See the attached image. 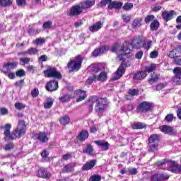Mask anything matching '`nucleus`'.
<instances>
[{
	"label": "nucleus",
	"instance_id": "obj_36",
	"mask_svg": "<svg viewBox=\"0 0 181 181\" xmlns=\"http://www.w3.org/2000/svg\"><path fill=\"white\" fill-rule=\"evenodd\" d=\"M132 128L133 129H142V128H145V124L141 122H137V123L134 124L132 126Z\"/></svg>",
	"mask_w": 181,
	"mask_h": 181
},
{
	"label": "nucleus",
	"instance_id": "obj_28",
	"mask_svg": "<svg viewBox=\"0 0 181 181\" xmlns=\"http://www.w3.org/2000/svg\"><path fill=\"white\" fill-rule=\"evenodd\" d=\"M150 29L152 31L158 30L159 29V21L158 20L153 21L150 25Z\"/></svg>",
	"mask_w": 181,
	"mask_h": 181
},
{
	"label": "nucleus",
	"instance_id": "obj_26",
	"mask_svg": "<svg viewBox=\"0 0 181 181\" xmlns=\"http://www.w3.org/2000/svg\"><path fill=\"white\" fill-rule=\"evenodd\" d=\"M88 138V132L87 131H82L78 135V139L79 141H86Z\"/></svg>",
	"mask_w": 181,
	"mask_h": 181
},
{
	"label": "nucleus",
	"instance_id": "obj_3",
	"mask_svg": "<svg viewBox=\"0 0 181 181\" xmlns=\"http://www.w3.org/2000/svg\"><path fill=\"white\" fill-rule=\"evenodd\" d=\"M95 104V110L96 112H104L105 108H107V99L98 98L97 96H93L89 99L88 105L89 110L93 111V108Z\"/></svg>",
	"mask_w": 181,
	"mask_h": 181
},
{
	"label": "nucleus",
	"instance_id": "obj_15",
	"mask_svg": "<svg viewBox=\"0 0 181 181\" xmlns=\"http://www.w3.org/2000/svg\"><path fill=\"white\" fill-rule=\"evenodd\" d=\"M161 132H164V134H168V135H175L176 134V130L168 125L163 126L160 129Z\"/></svg>",
	"mask_w": 181,
	"mask_h": 181
},
{
	"label": "nucleus",
	"instance_id": "obj_31",
	"mask_svg": "<svg viewBox=\"0 0 181 181\" xmlns=\"http://www.w3.org/2000/svg\"><path fill=\"white\" fill-rule=\"evenodd\" d=\"M158 80H159V75L153 73V74H151V78L148 79V83H150V84H153V83H156Z\"/></svg>",
	"mask_w": 181,
	"mask_h": 181
},
{
	"label": "nucleus",
	"instance_id": "obj_5",
	"mask_svg": "<svg viewBox=\"0 0 181 181\" xmlns=\"http://www.w3.org/2000/svg\"><path fill=\"white\" fill-rule=\"evenodd\" d=\"M43 74L45 77H48L49 78H52L60 79L62 77V74L54 66H48L47 70L43 71Z\"/></svg>",
	"mask_w": 181,
	"mask_h": 181
},
{
	"label": "nucleus",
	"instance_id": "obj_62",
	"mask_svg": "<svg viewBox=\"0 0 181 181\" xmlns=\"http://www.w3.org/2000/svg\"><path fill=\"white\" fill-rule=\"evenodd\" d=\"M160 9H162V6H153L152 7L153 12H158V11H160Z\"/></svg>",
	"mask_w": 181,
	"mask_h": 181
},
{
	"label": "nucleus",
	"instance_id": "obj_27",
	"mask_svg": "<svg viewBox=\"0 0 181 181\" xmlns=\"http://www.w3.org/2000/svg\"><path fill=\"white\" fill-rule=\"evenodd\" d=\"M37 139L40 142L45 143L49 141V138H47V136L45 133H40L37 134Z\"/></svg>",
	"mask_w": 181,
	"mask_h": 181
},
{
	"label": "nucleus",
	"instance_id": "obj_19",
	"mask_svg": "<svg viewBox=\"0 0 181 181\" xmlns=\"http://www.w3.org/2000/svg\"><path fill=\"white\" fill-rule=\"evenodd\" d=\"M95 163H97L96 160H91L83 165L82 169L83 170H90V169H93L95 166Z\"/></svg>",
	"mask_w": 181,
	"mask_h": 181
},
{
	"label": "nucleus",
	"instance_id": "obj_1",
	"mask_svg": "<svg viewBox=\"0 0 181 181\" xmlns=\"http://www.w3.org/2000/svg\"><path fill=\"white\" fill-rule=\"evenodd\" d=\"M133 47L134 49H139L141 47V40H134L132 44L127 41L123 42L122 45L115 44L112 47L111 52L117 53L118 54V60L122 62V60H124L122 56H124V54H131Z\"/></svg>",
	"mask_w": 181,
	"mask_h": 181
},
{
	"label": "nucleus",
	"instance_id": "obj_29",
	"mask_svg": "<svg viewBox=\"0 0 181 181\" xmlns=\"http://www.w3.org/2000/svg\"><path fill=\"white\" fill-rule=\"evenodd\" d=\"M149 144H157L159 142V136L158 134H153L148 139Z\"/></svg>",
	"mask_w": 181,
	"mask_h": 181
},
{
	"label": "nucleus",
	"instance_id": "obj_4",
	"mask_svg": "<svg viewBox=\"0 0 181 181\" xmlns=\"http://www.w3.org/2000/svg\"><path fill=\"white\" fill-rule=\"evenodd\" d=\"M81 64H83V57L81 55H77L68 63L67 67L71 71H78L81 69Z\"/></svg>",
	"mask_w": 181,
	"mask_h": 181
},
{
	"label": "nucleus",
	"instance_id": "obj_63",
	"mask_svg": "<svg viewBox=\"0 0 181 181\" xmlns=\"http://www.w3.org/2000/svg\"><path fill=\"white\" fill-rule=\"evenodd\" d=\"M39 62H47V56L42 55L38 58Z\"/></svg>",
	"mask_w": 181,
	"mask_h": 181
},
{
	"label": "nucleus",
	"instance_id": "obj_46",
	"mask_svg": "<svg viewBox=\"0 0 181 181\" xmlns=\"http://www.w3.org/2000/svg\"><path fill=\"white\" fill-rule=\"evenodd\" d=\"M150 144V151L151 152H155L158 151V144Z\"/></svg>",
	"mask_w": 181,
	"mask_h": 181
},
{
	"label": "nucleus",
	"instance_id": "obj_18",
	"mask_svg": "<svg viewBox=\"0 0 181 181\" xmlns=\"http://www.w3.org/2000/svg\"><path fill=\"white\" fill-rule=\"evenodd\" d=\"M95 144L98 145V146H100L102 151H108V148H110V144L107 141L98 140L95 141Z\"/></svg>",
	"mask_w": 181,
	"mask_h": 181
},
{
	"label": "nucleus",
	"instance_id": "obj_51",
	"mask_svg": "<svg viewBox=\"0 0 181 181\" xmlns=\"http://www.w3.org/2000/svg\"><path fill=\"white\" fill-rule=\"evenodd\" d=\"M53 100H50L44 104V107L46 109L52 108Z\"/></svg>",
	"mask_w": 181,
	"mask_h": 181
},
{
	"label": "nucleus",
	"instance_id": "obj_13",
	"mask_svg": "<svg viewBox=\"0 0 181 181\" xmlns=\"http://www.w3.org/2000/svg\"><path fill=\"white\" fill-rule=\"evenodd\" d=\"M176 15V12L175 11L171 10L170 11H168L165 10L162 12L163 19L165 21V22H169V21H172L173 19V16Z\"/></svg>",
	"mask_w": 181,
	"mask_h": 181
},
{
	"label": "nucleus",
	"instance_id": "obj_37",
	"mask_svg": "<svg viewBox=\"0 0 181 181\" xmlns=\"http://www.w3.org/2000/svg\"><path fill=\"white\" fill-rule=\"evenodd\" d=\"M37 53H39V49H37V48L31 47L27 50V54L35 55L37 54Z\"/></svg>",
	"mask_w": 181,
	"mask_h": 181
},
{
	"label": "nucleus",
	"instance_id": "obj_52",
	"mask_svg": "<svg viewBox=\"0 0 181 181\" xmlns=\"http://www.w3.org/2000/svg\"><path fill=\"white\" fill-rule=\"evenodd\" d=\"M90 69H91V70H92V71H93V73H98V71H100V69H98V66H97L95 64L90 65Z\"/></svg>",
	"mask_w": 181,
	"mask_h": 181
},
{
	"label": "nucleus",
	"instance_id": "obj_25",
	"mask_svg": "<svg viewBox=\"0 0 181 181\" xmlns=\"http://www.w3.org/2000/svg\"><path fill=\"white\" fill-rule=\"evenodd\" d=\"M146 77V72L145 71H141L136 74L133 78L134 80L139 81V80H144Z\"/></svg>",
	"mask_w": 181,
	"mask_h": 181
},
{
	"label": "nucleus",
	"instance_id": "obj_49",
	"mask_svg": "<svg viewBox=\"0 0 181 181\" xmlns=\"http://www.w3.org/2000/svg\"><path fill=\"white\" fill-rule=\"evenodd\" d=\"M13 143H9L6 144L3 149H4V151H11V149H13Z\"/></svg>",
	"mask_w": 181,
	"mask_h": 181
},
{
	"label": "nucleus",
	"instance_id": "obj_11",
	"mask_svg": "<svg viewBox=\"0 0 181 181\" xmlns=\"http://www.w3.org/2000/svg\"><path fill=\"white\" fill-rule=\"evenodd\" d=\"M18 66V63L16 62H8L7 64H4L3 66V69L1 70V72L4 73V74H8V71L9 70H12L13 69H16Z\"/></svg>",
	"mask_w": 181,
	"mask_h": 181
},
{
	"label": "nucleus",
	"instance_id": "obj_42",
	"mask_svg": "<svg viewBox=\"0 0 181 181\" xmlns=\"http://www.w3.org/2000/svg\"><path fill=\"white\" fill-rule=\"evenodd\" d=\"M14 107L16 110H23L26 107V105H25L23 103L17 102L15 103Z\"/></svg>",
	"mask_w": 181,
	"mask_h": 181
},
{
	"label": "nucleus",
	"instance_id": "obj_44",
	"mask_svg": "<svg viewBox=\"0 0 181 181\" xmlns=\"http://www.w3.org/2000/svg\"><path fill=\"white\" fill-rule=\"evenodd\" d=\"M153 19H155V16L149 15L145 18L144 22H145V23H151V22H152V21H153Z\"/></svg>",
	"mask_w": 181,
	"mask_h": 181
},
{
	"label": "nucleus",
	"instance_id": "obj_24",
	"mask_svg": "<svg viewBox=\"0 0 181 181\" xmlns=\"http://www.w3.org/2000/svg\"><path fill=\"white\" fill-rule=\"evenodd\" d=\"M105 47H99L98 49H95L93 52V55L94 56V57H97L98 56H101V54H103V53L105 52Z\"/></svg>",
	"mask_w": 181,
	"mask_h": 181
},
{
	"label": "nucleus",
	"instance_id": "obj_50",
	"mask_svg": "<svg viewBox=\"0 0 181 181\" xmlns=\"http://www.w3.org/2000/svg\"><path fill=\"white\" fill-rule=\"evenodd\" d=\"M76 166L74 164H69L65 166L64 170L66 172H71L73 170V168Z\"/></svg>",
	"mask_w": 181,
	"mask_h": 181
},
{
	"label": "nucleus",
	"instance_id": "obj_10",
	"mask_svg": "<svg viewBox=\"0 0 181 181\" xmlns=\"http://www.w3.org/2000/svg\"><path fill=\"white\" fill-rule=\"evenodd\" d=\"M166 163L170 165V170L173 173H180L181 172V165L177 164L175 161H168Z\"/></svg>",
	"mask_w": 181,
	"mask_h": 181
},
{
	"label": "nucleus",
	"instance_id": "obj_9",
	"mask_svg": "<svg viewBox=\"0 0 181 181\" xmlns=\"http://www.w3.org/2000/svg\"><path fill=\"white\" fill-rule=\"evenodd\" d=\"M175 76L173 77V81L174 86H179L181 83V68L175 67L173 70Z\"/></svg>",
	"mask_w": 181,
	"mask_h": 181
},
{
	"label": "nucleus",
	"instance_id": "obj_16",
	"mask_svg": "<svg viewBox=\"0 0 181 181\" xmlns=\"http://www.w3.org/2000/svg\"><path fill=\"white\" fill-rule=\"evenodd\" d=\"M81 5L82 6L83 11H86V9H88V8H91V6H94V5H95V1L85 0L81 2Z\"/></svg>",
	"mask_w": 181,
	"mask_h": 181
},
{
	"label": "nucleus",
	"instance_id": "obj_55",
	"mask_svg": "<svg viewBox=\"0 0 181 181\" xmlns=\"http://www.w3.org/2000/svg\"><path fill=\"white\" fill-rule=\"evenodd\" d=\"M128 93L130 95H138L139 91L136 89H130Z\"/></svg>",
	"mask_w": 181,
	"mask_h": 181
},
{
	"label": "nucleus",
	"instance_id": "obj_61",
	"mask_svg": "<svg viewBox=\"0 0 181 181\" xmlns=\"http://www.w3.org/2000/svg\"><path fill=\"white\" fill-rule=\"evenodd\" d=\"M17 4L19 6H25L26 5V0H17Z\"/></svg>",
	"mask_w": 181,
	"mask_h": 181
},
{
	"label": "nucleus",
	"instance_id": "obj_34",
	"mask_svg": "<svg viewBox=\"0 0 181 181\" xmlns=\"http://www.w3.org/2000/svg\"><path fill=\"white\" fill-rule=\"evenodd\" d=\"M59 122L62 124V125H67V124L70 122V117H69L67 115H65L59 119Z\"/></svg>",
	"mask_w": 181,
	"mask_h": 181
},
{
	"label": "nucleus",
	"instance_id": "obj_12",
	"mask_svg": "<svg viewBox=\"0 0 181 181\" xmlns=\"http://www.w3.org/2000/svg\"><path fill=\"white\" fill-rule=\"evenodd\" d=\"M124 73H125V64H122L117 71L113 74V80H118L121 78Z\"/></svg>",
	"mask_w": 181,
	"mask_h": 181
},
{
	"label": "nucleus",
	"instance_id": "obj_23",
	"mask_svg": "<svg viewBox=\"0 0 181 181\" xmlns=\"http://www.w3.org/2000/svg\"><path fill=\"white\" fill-rule=\"evenodd\" d=\"M83 153H87L88 155H93L94 148L90 144L86 145V148L83 149Z\"/></svg>",
	"mask_w": 181,
	"mask_h": 181
},
{
	"label": "nucleus",
	"instance_id": "obj_2",
	"mask_svg": "<svg viewBox=\"0 0 181 181\" xmlns=\"http://www.w3.org/2000/svg\"><path fill=\"white\" fill-rule=\"evenodd\" d=\"M4 129L5 140L6 139H16V138H21L23 136V134L26 132V124H25V121L20 120L17 128L14 130V132L11 133V128L12 125L11 124H7L2 127Z\"/></svg>",
	"mask_w": 181,
	"mask_h": 181
},
{
	"label": "nucleus",
	"instance_id": "obj_30",
	"mask_svg": "<svg viewBox=\"0 0 181 181\" xmlns=\"http://www.w3.org/2000/svg\"><path fill=\"white\" fill-rule=\"evenodd\" d=\"M73 98V96L71 95H64L59 98V101L61 103H67V101H70V99Z\"/></svg>",
	"mask_w": 181,
	"mask_h": 181
},
{
	"label": "nucleus",
	"instance_id": "obj_7",
	"mask_svg": "<svg viewBox=\"0 0 181 181\" xmlns=\"http://www.w3.org/2000/svg\"><path fill=\"white\" fill-rule=\"evenodd\" d=\"M84 12V8L81 6V3L78 5L73 6L68 12V16H78Z\"/></svg>",
	"mask_w": 181,
	"mask_h": 181
},
{
	"label": "nucleus",
	"instance_id": "obj_54",
	"mask_svg": "<svg viewBox=\"0 0 181 181\" xmlns=\"http://www.w3.org/2000/svg\"><path fill=\"white\" fill-rule=\"evenodd\" d=\"M122 18L124 22H130V21H131V16L122 14Z\"/></svg>",
	"mask_w": 181,
	"mask_h": 181
},
{
	"label": "nucleus",
	"instance_id": "obj_60",
	"mask_svg": "<svg viewBox=\"0 0 181 181\" xmlns=\"http://www.w3.org/2000/svg\"><path fill=\"white\" fill-rule=\"evenodd\" d=\"M165 120H166L168 122H172V121H173V115H172V114L168 115L165 117Z\"/></svg>",
	"mask_w": 181,
	"mask_h": 181
},
{
	"label": "nucleus",
	"instance_id": "obj_40",
	"mask_svg": "<svg viewBox=\"0 0 181 181\" xmlns=\"http://www.w3.org/2000/svg\"><path fill=\"white\" fill-rule=\"evenodd\" d=\"M134 8V4L132 3H125L123 6V9L124 11H131Z\"/></svg>",
	"mask_w": 181,
	"mask_h": 181
},
{
	"label": "nucleus",
	"instance_id": "obj_41",
	"mask_svg": "<svg viewBox=\"0 0 181 181\" xmlns=\"http://www.w3.org/2000/svg\"><path fill=\"white\" fill-rule=\"evenodd\" d=\"M156 69V64H152L151 66L146 67V71L147 73H151L152 71H154V70Z\"/></svg>",
	"mask_w": 181,
	"mask_h": 181
},
{
	"label": "nucleus",
	"instance_id": "obj_6",
	"mask_svg": "<svg viewBox=\"0 0 181 181\" xmlns=\"http://www.w3.org/2000/svg\"><path fill=\"white\" fill-rule=\"evenodd\" d=\"M153 108V104L149 102H142L141 103L136 107V111L139 113L142 112H148V111H151Z\"/></svg>",
	"mask_w": 181,
	"mask_h": 181
},
{
	"label": "nucleus",
	"instance_id": "obj_48",
	"mask_svg": "<svg viewBox=\"0 0 181 181\" xmlns=\"http://www.w3.org/2000/svg\"><path fill=\"white\" fill-rule=\"evenodd\" d=\"M53 23L52 21H47L43 24L42 28L44 29H50Z\"/></svg>",
	"mask_w": 181,
	"mask_h": 181
},
{
	"label": "nucleus",
	"instance_id": "obj_38",
	"mask_svg": "<svg viewBox=\"0 0 181 181\" xmlns=\"http://www.w3.org/2000/svg\"><path fill=\"white\" fill-rule=\"evenodd\" d=\"M1 6H11L12 5V0H0Z\"/></svg>",
	"mask_w": 181,
	"mask_h": 181
},
{
	"label": "nucleus",
	"instance_id": "obj_39",
	"mask_svg": "<svg viewBox=\"0 0 181 181\" xmlns=\"http://www.w3.org/2000/svg\"><path fill=\"white\" fill-rule=\"evenodd\" d=\"M111 4V0H102L99 4V8H104L106 5H110Z\"/></svg>",
	"mask_w": 181,
	"mask_h": 181
},
{
	"label": "nucleus",
	"instance_id": "obj_22",
	"mask_svg": "<svg viewBox=\"0 0 181 181\" xmlns=\"http://www.w3.org/2000/svg\"><path fill=\"white\" fill-rule=\"evenodd\" d=\"M101 28H103V23L101 21H98L95 24L90 26L89 30L90 32H98V30H100Z\"/></svg>",
	"mask_w": 181,
	"mask_h": 181
},
{
	"label": "nucleus",
	"instance_id": "obj_32",
	"mask_svg": "<svg viewBox=\"0 0 181 181\" xmlns=\"http://www.w3.org/2000/svg\"><path fill=\"white\" fill-rule=\"evenodd\" d=\"M142 18H135L132 23V28H139L141 26Z\"/></svg>",
	"mask_w": 181,
	"mask_h": 181
},
{
	"label": "nucleus",
	"instance_id": "obj_47",
	"mask_svg": "<svg viewBox=\"0 0 181 181\" xmlns=\"http://www.w3.org/2000/svg\"><path fill=\"white\" fill-rule=\"evenodd\" d=\"M26 73L25 72V70L23 69H20L16 72V76L17 77H24L25 76Z\"/></svg>",
	"mask_w": 181,
	"mask_h": 181
},
{
	"label": "nucleus",
	"instance_id": "obj_59",
	"mask_svg": "<svg viewBox=\"0 0 181 181\" xmlns=\"http://www.w3.org/2000/svg\"><path fill=\"white\" fill-rule=\"evenodd\" d=\"M158 54V51H153L150 53V57L151 59H156Z\"/></svg>",
	"mask_w": 181,
	"mask_h": 181
},
{
	"label": "nucleus",
	"instance_id": "obj_35",
	"mask_svg": "<svg viewBox=\"0 0 181 181\" xmlns=\"http://www.w3.org/2000/svg\"><path fill=\"white\" fill-rule=\"evenodd\" d=\"M152 47V40H148L144 42V43L142 45V47L144 49H146V50H149L151 47Z\"/></svg>",
	"mask_w": 181,
	"mask_h": 181
},
{
	"label": "nucleus",
	"instance_id": "obj_57",
	"mask_svg": "<svg viewBox=\"0 0 181 181\" xmlns=\"http://www.w3.org/2000/svg\"><path fill=\"white\" fill-rule=\"evenodd\" d=\"M32 97H37L39 95V89L35 88L33 90L31 91Z\"/></svg>",
	"mask_w": 181,
	"mask_h": 181
},
{
	"label": "nucleus",
	"instance_id": "obj_33",
	"mask_svg": "<svg viewBox=\"0 0 181 181\" xmlns=\"http://www.w3.org/2000/svg\"><path fill=\"white\" fill-rule=\"evenodd\" d=\"M45 42L46 40L45 38H37L33 42L36 46H42V45H45Z\"/></svg>",
	"mask_w": 181,
	"mask_h": 181
},
{
	"label": "nucleus",
	"instance_id": "obj_43",
	"mask_svg": "<svg viewBox=\"0 0 181 181\" xmlns=\"http://www.w3.org/2000/svg\"><path fill=\"white\" fill-rule=\"evenodd\" d=\"M165 85L164 83H158L156 86H153L152 88L153 90H156L157 91H159L160 90H163L165 88Z\"/></svg>",
	"mask_w": 181,
	"mask_h": 181
},
{
	"label": "nucleus",
	"instance_id": "obj_17",
	"mask_svg": "<svg viewBox=\"0 0 181 181\" xmlns=\"http://www.w3.org/2000/svg\"><path fill=\"white\" fill-rule=\"evenodd\" d=\"M37 176H38V177H42L43 179H49V177H50V173H49L45 168H40Z\"/></svg>",
	"mask_w": 181,
	"mask_h": 181
},
{
	"label": "nucleus",
	"instance_id": "obj_53",
	"mask_svg": "<svg viewBox=\"0 0 181 181\" xmlns=\"http://www.w3.org/2000/svg\"><path fill=\"white\" fill-rule=\"evenodd\" d=\"M169 57H170L171 59H176V57H177V53L176 52L175 50H173L170 51L169 54H168Z\"/></svg>",
	"mask_w": 181,
	"mask_h": 181
},
{
	"label": "nucleus",
	"instance_id": "obj_8",
	"mask_svg": "<svg viewBox=\"0 0 181 181\" xmlns=\"http://www.w3.org/2000/svg\"><path fill=\"white\" fill-rule=\"evenodd\" d=\"M107 80V74L105 72H100L98 76L93 74L87 80V83L91 84L93 81H105Z\"/></svg>",
	"mask_w": 181,
	"mask_h": 181
},
{
	"label": "nucleus",
	"instance_id": "obj_58",
	"mask_svg": "<svg viewBox=\"0 0 181 181\" xmlns=\"http://www.w3.org/2000/svg\"><path fill=\"white\" fill-rule=\"evenodd\" d=\"M143 56H144V51H139L136 54L135 57L136 59H138L139 60H140L141 59H142Z\"/></svg>",
	"mask_w": 181,
	"mask_h": 181
},
{
	"label": "nucleus",
	"instance_id": "obj_56",
	"mask_svg": "<svg viewBox=\"0 0 181 181\" xmlns=\"http://www.w3.org/2000/svg\"><path fill=\"white\" fill-rule=\"evenodd\" d=\"M71 156H73V154L71 153H68L62 156V159L64 160H69V159H70V158H71Z\"/></svg>",
	"mask_w": 181,
	"mask_h": 181
},
{
	"label": "nucleus",
	"instance_id": "obj_14",
	"mask_svg": "<svg viewBox=\"0 0 181 181\" xmlns=\"http://www.w3.org/2000/svg\"><path fill=\"white\" fill-rule=\"evenodd\" d=\"M45 88L47 91H56V90L59 88V82L56 81H51L47 83Z\"/></svg>",
	"mask_w": 181,
	"mask_h": 181
},
{
	"label": "nucleus",
	"instance_id": "obj_45",
	"mask_svg": "<svg viewBox=\"0 0 181 181\" xmlns=\"http://www.w3.org/2000/svg\"><path fill=\"white\" fill-rule=\"evenodd\" d=\"M101 177L100 175H92L89 180L90 181H101Z\"/></svg>",
	"mask_w": 181,
	"mask_h": 181
},
{
	"label": "nucleus",
	"instance_id": "obj_21",
	"mask_svg": "<svg viewBox=\"0 0 181 181\" xmlns=\"http://www.w3.org/2000/svg\"><path fill=\"white\" fill-rule=\"evenodd\" d=\"M120 9V8H122V2H118V1H112L110 0V4L108 5V8L109 9Z\"/></svg>",
	"mask_w": 181,
	"mask_h": 181
},
{
	"label": "nucleus",
	"instance_id": "obj_20",
	"mask_svg": "<svg viewBox=\"0 0 181 181\" xmlns=\"http://www.w3.org/2000/svg\"><path fill=\"white\" fill-rule=\"evenodd\" d=\"M76 93L79 97L78 99H76V103H80V101H83V100H86V98H87L86 90H78L76 91Z\"/></svg>",
	"mask_w": 181,
	"mask_h": 181
},
{
	"label": "nucleus",
	"instance_id": "obj_64",
	"mask_svg": "<svg viewBox=\"0 0 181 181\" xmlns=\"http://www.w3.org/2000/svg\"><path fill=\"white\" fill-rule=\"evenodd\" d=\"M20 61L22 62V63H24L25 64H28V63L30 62V58H21Z\"/></svg>",
	"mask_w": 181,
	"mask_h": 181
}]
</instances>
